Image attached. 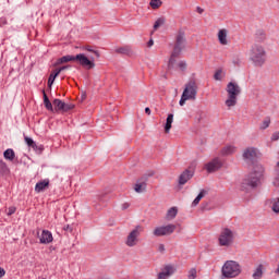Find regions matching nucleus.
Listing matches in <instances>:
<instances>
[{
    "label": "nucleus",
    "instance_id": "1",
    "mask_svg": "<svg viewBox=\"0 0 279 279\" xmlns=\"http://www.w3.org/2000/svg\"><path fill=\"white\" fill-rule=\"evenodd\" d=\"M265 178V168L260 163H256L253 167L251 173H248L241 183V191H250L251 189H258L260 186L263 179Z\"/></svg>",
    "mask_w": 279,
    "mask_h": 279
},
{
    "label": "nucleus",
    "instance_id": "2",
    "mask_svg": "<svg viewBox=\"0 0 279 279\" xmlns=\"http://www.w3.org/2000/svg\"><path fill=\"white\" fill-rule=\"evenodd\" d=\"M66 62H78V64L84 66V69H95V60L88 59V57H86L84 53H78L76 56H63L53 63V66H60V64H66Z\"/></svg>",
    "mask_w": 279,
    "mask_h": 279
},
{
    "label": "nucleus",
    "instance_id": "3",
    "mask_svg": "<svg viewBox=\"0 0 279 279\" xmlns=\"http://www.w3.org/2000/svg\"><path fill=\"white\" fill-rule=\"evenodd\" d=\"M186 47V33L184 31L179 29L175 36V44L173 47V51L170 56L168 62V69H173V64H175V58H179L180 53H182V49Z\"/></svg>",
    "mask_w": 279,
    "mask_h": 279
},
{
    "label": "nucleus",
    "instance_id": "4",
    "mask_svg": "<svg viewBox=\"0 0 279 279\" xmlns=\"http://www.w3.org/2000/svg\"><path fill=\"white\" fill-rule=\"evenodd\" d=\"M241 264L236 260H227L225 262L221 268L222 278L232 279L241 276Z\"/></svg>",
    "mask_w": 279,
    "mask_h": 279
},
{
    "label": "nucleus",
    "instance_id": "5",
    "mask_svg": "<svg viewBox=\"0 0 279 279\" xmlns=\"http://www.w3.org/2000/svg\"><path fill=\"white\" fill-rule=\"evenodd\" d=\"M250 60L253 61L255 66H263L267 60V51L258 44H254L250 50Z\"/></svg>",
    "mask_w": 279,
    "mask_h": 279
},
{
    "label": "nucleus",
    "instance_id": "6",
    "mask_svg": "<svg viewBox=\"0 0 279 279\" xmlns=\"http://www.w3.org/2000/svg\"><path fill=\"white\" fill-rule=\"evenodd\" d=\"M228 99L226 100V106L232 108L236 106V97L241 95V87L236 83L230 82L227 85Z\"/></svg>",
    "mask_w": 279,
    "mask_h": 279
},
{
    "label": "nucleus",
    "instance_id": "7",
    "mask_svg": "<svg viewBox=\"0 0 279 279\" xmlns=\"http://www.w3.org/2000/svg\"><path fill=\"white\" fill-rule=\"evenodd\" d=\"M218 243L220 247H230V245L234 243V232H232V230L229 228L222 229L218 239Z\"/></svg>",
    "mask_w": 279,
    "mask_h": 279
},
{
    "label": "nucleus",
    "instance_id": "8",
    "mask_svg": "<svg viewBox=\"0 0 279 279\" xmlns=\"http://www.w3.org/2000/svg\"><path fill=\"white\" fill-rule=\"evenodd\" d=\"M154 174V171L143 174L134 185L135 193H145L147 191V182H149V178H153Z\"/></svg>",
    "mask_w": 279,
    "mask_h": 279
},
{
    "label": "nucleus",
    "instance_id": "9",
    "mask_svg": "<svg viewBox=\"0 0 279 279\" xmlns=\"http://www.w3.org/2000/svg\"><path fill=\"white\" fill-rule=\"evenodd\" d=\"M141 232H143V226L137 225L126 236L125 245H128V247H134L138 243Z\"/></svg>",
    "mask_w": 279,
    "mask_h": 279
},
{
    "label": "nucleus",
    "instance_id": "10",
    "mask_svg": "<svg viewBox=\"0 0 279 279\" xmlns=\"http://www.w3.org/2000/svg\"><path fill=\"white\" fill-rule=\"evenodd\" d=\"M175 225H167L162 227H157L153 234L155 236H169L170 234H173L175 232Z\"/></svg>",
    "mask_w": 279,
    "mask_h": 279
},
{
    "label": "nucleus",
    "instance_id": "11",
    "mask_svg": "<svg viewBox=\"0 0 279 279\" xmlns=\"http://www.w3.org/2000/svg\"><path fill=\"white\" fill-rule=\"evenodd\" d=\"M195 175V166H190L179 177L180 186H184Z\"/></svg>",
    "mask_w": 279,
    "mask_h": 279
},
{
    "label": "nucleus",
    "instance_id": "12",
    "mask_svg": "<svg viewBox=\"0 0 279 279\" xmlns=\"http://www.w3.org/2000/svg\"><path fill=\"white\" fill-rule=\"evenodd\" d=\"M189 99L195 100L197 97V83L195 81H190L183 90Z\"/></svg>",
    "mask_w": 279,
    "mask_h": 279
},
{
    "label": "nucleus",
    "instance_id": "13",
    "mask_svg": "<svg viewBox=\"0 0 279 279\" xmlns=\"http://www.w3.org/2000/svg\"><path fill=\"white\" fill-rule=\"evenodd\" d=\"M223 167V162L219 157L214 158L211 161L205 165V169L207 173H215V171H219Z\"/></svg>",
    "mask_w": 279,
    "mask_h": 279
},
{
    "label": "nucleus",
    "instance_id": "14",
    "mask_svg": "<svg viewBox=\"0 0 279 279\" xmlns=\"http://www.w3.org/2000/svg\"><path fill=\"white\" fill-rule=\"evenodd\" d=\"M175 274V268L173 265L168 264L166 265L161 272L158 274L157 279H168L171 278V276H173Z\"/></svg>",
    "mask_w": 279,
    "mask_h": 279
},
{
    "label": "nucleus",
    "instance_id": "15",
    "mask_svg": "<svg viewBox=\"0 0 279 279\" xmlns=\"http://www.w3.org/2000/svg\"><path fill=\"white\" fill-rule=\"evenodd\" d=\"M242 158L243 160H247L248 162H254V159L256 158V148L247 147L246 149H244Z\"/></svg>",
    "mask_w": 279,
    "mask_h": 279
},
{
    "label": "nucleus",
    "instance_id": "16",
    "mask_svg": "<svg viewBox=\"0 0 279 279\" xmlns=\"http://www.w3.org/2000/svg\"><path fill=\"white\" fill-rule=\"evenodd\" d=\"M53 241V234L49 230H43L41 235L39 238V242L44 245H47Z\"/></svg>",
    "mask_w": 279,
    "mask_h": 279
},
{
    "label": "nucleus",
    "instance_id": "17",
    "mask_svg": "<svg viewBox=\"0 0 279 279\" xmlns=\"http://www.w3.org/2000/svg\"><path fill=\"white\" fill-rule=\"evenodd\" d=\"M49 186V179L41 180L35 185V193H43V191H47Z\"/></svg>",
    "mask_w": 279,
    "mask_h": 279
},
{
    "label": "nucleus",
    "instance_id": "18",
    "mask_svg": "<svg viewBox=\"0 0 279 279\" xmlns=\"http://www.w3.org/2000/svg\"><path fill=\"white\" fill-rule=\"evenodd\" d=\"M116 53H120L121 56H134V50H132V46H122L116 49Z\"/></svg>",
    "mask_w": 279,
    "mask_h": 279
},
{
    "label": "nucleus",
    "instance_id": "19",
    "mask_svg": "<svg viewBox=\"0 0 279 279\" xmlns=\"http://www.w3.org/2000/svg\"><path fill=\"white\" fill-rule=\"evenodd\" d=\"M218 40L220 45H228V31L227 29H220L218 32Z\"/></svg>",
    "mask_w": 279,
    "mask_h": 279
},
{
    "label": "nucleus",
    "instance_id": "20",
    "mask_svg": "<svg viewBox=\"0 0 279 279\" xmlns=\"http://www.w3.org/2000/svg\"><path fill=\"white\" fill-rule=\"evenodd\" d=\"M43 95H44V106L46 110L53 112V105L51 104V100H49V96H47V93L45 90H43Z\"/></svg>",
    "mask_w": 279,
    "mask_h": 279
},
{
    "label": "nucleus",
    "instance_id": "21",
    "mask_svg": "<svg viewBox=\"0 0 279 279\" xmlns=\"http://www.w3.org/2000/svg\"><path fill=\"white\" fill-rule=\"evenodd\" d=\"M3 157L5 160H9L10 162H12L16 158V154L14 153V149L9 148V149L4 150Z\"/></svg>",
    "mask_w": 279,
    "mask_h": 279
},
{
    "label": "nucleus",
    "instance_id": "22",
    "mask_svg": "<svg viewBox=\"0 0 279 279\" xmlns=\"http://www.w3.org/2000/svg\"><path fill=\"white\" fill-rule=\"evenodd\" d=\"M172 123H173V113H169L167 119H166V124H165L166 134H169V132H171Z\"/></svg>",
    "mask_w": 279,
    "mask_h": 279
},
{
    "label": "nucleus",
    "instance_id": "23",
    "mask_svg": "<svg viewBox=\"0 0 279 279\" xmlns=\"http://www.w3.org/2000/svg\"><path fill=\"white\" fill-rule=\"evenodd\" d=\"M234 151H236V147L229 145V146H225L221 149V156H232V154H234Z\"/></svg>",
    "mask_w": 279,
    "mask_h": 279
},
{
    "label": "nucleus",
    "instance_id": "24",
    "mask_svg": "<svg viewBox=\"0 0 279 279\" xmlns=\"http://www.w3.org/2000/svg\"><path fill=\"white\" fill-rule=\"evenodd\" d=\"M53 106H54V110L58 112V111H61L63 112L64 110V101H62L61 99H58L56 98L53 101H52Z\"/></svg>",
    "mask_w": 279,
    "mask_h": 279
},
{
    "label": "nucleus",
    "instance_id": "25",
    "mask_svg": "<svg viewBox=\"0 0 279 279\" xmlns=\"http://www.w3.org/2000/svg\"><path fill=\"white\" fill-rule=\"evenodd\" d=\"M208 192L206 190H202L198 195L196 196V198L193 201L192 206H197V204H199V202H202V199H204V197L206 196Z\"/></svg>",
    "mask_w": 279,
    "mask_h": 279
},
{
    "label": "nucleus",
    "instance_id": "26",
    "mask_svg": "<svg viewBox=\"0 0 279 279\" xmlns=\"http://www.w3.org/2000/svg\"><path fill=\"white\" fill-rule=\"evenodd\" d=\"M10 173V168H8V163L0 159V175H5Z\"/></svg>",
    "mask_w": 279,
    "mask_h": 279
},
{
    "label": "nucleus",
    "instance_id": "27",
    "mask_svg": "<svg viewBox=\"0 0 279 279\" xmlns=\"http://www.w3.org/2000/svg\"><path fill=\"white\" fill-rule=\"evenodd\" d=\"M263 269H264L263 264H259V265L257 266V268L255 269L254 274H253V278H254V279H260V278H263Z\"/></svg>",
    "mask_w": 279,
    "mask_h": 279
},
{
    "label": "nucleus",
    "instance_id": "28",
    "mask_svg": "<svg viewBox=\"0 0 279 279\" xmlns=\"http://www.w3.org/2000/svg\"><path fill=\"white\" fill-rule=\"evenodd\" d=\"M178 217V207H171L167 213V219H175Z\"/></svg>",
    "mask_w": 279,
    "mask_h": 279
},
{
    "label": "nucleus",
    "instance_id": "29",
    "mask_svg": "<svg viewBox=\"0 0 279 279\" xmlns=\"http://www.w3.org/2000/svg\"><path fill=\"white\" fill-rule=\"evenodd\" d=\"M149 5L153 10H158L162 5V0H150Z\"/></svg>",
    "mask_w": 279,
    "mask_h": 279
},
{
    "label": "nucleus",
    "instance_id": "30",
    "mask_svg": "<svg viewBox=\"0 0 279 279\" xmlns=\"http://www.w3.org/2000/svg\"><path fill=\"white\" fill-rule=\"evenodd\" d=\"M24 141H25V143H26V145H27L28 147H32V149H36V148H37L36 142H34V140H33L32 137L25 136V137H24Z\"/></svg>",
    "mask_w": 279,
    "mask_h": 279
},
{
    "label": "nucleus",
    "instance_id": "31",
    "mask_svg": "<svg viewBox=\"0 0 279 279\" xmlns=\"http://www.w3.org/2000/svg\"><path fill=\"white\" fill-rule=\"evenodd\" d=\"M270 124H271V118L267 117V118H265V120L262 122L259 129H260V130H267V128H269Z\"/></svg>",
    "mask_w": 279,
    "mask_h": 279
},
{
    "label": "nucleus",
    "instance_id": "32",
    "mask_svg": "<svg viewBox=\"0 0 279 279\" xmlns=\"http://www.w3.org/2000/svg\"><path fill=\"white\" fill-rule=\"evenodd\" d=\"M165 22H166L165 17H159V19L155 22V24H154V29L156 31V29H158L161 25H165Z\"/></svg>",
    "mask_w": 279,
    "mask_h": 279
},
{
    "label": "nucleus",
    "instance_id": "33",
    "mask_svg": "<svg viewBox=\"0 0 279 279\" xmlns=\"http://www.w3.org/2000/svg\"><path fill=\"white\" fill-rule=\"evenodd\" d=\"M56 77H58L56 74L50 73L48 77V88H51L53 86V82H56Z\"/></svg>",
    "mask_w": 279,
    "mask_h": 279
},
{
    "label": "nucleus",
    "instance_id": "34",
    "mask_svg": "<svg viewBox=\"0 0 279 279\" xmlns=\"http://www.w3.org/2000/svg\"><path fill=\"white\" fill-rule=\"evenodd\" d=\"M266 36H265V33L264 32H258L256 34V41L257 43H263V40H265Z\"/></svg>",
    "mask_w": 279,
    "mask_h": 279
},
{
    "label": "nucleus",
    "instance_id": "35",
    "mask_svg": "<svg viewBox=\"0 0 279 279\" xmlns=\"http://www.w3.org/2000/svg\"><path fill=\"white\" fill-rule=\"evenodd\" d=\"M187 278H189V279H195V278H197V269L192 268V269L189 271Z\"/></svg>",
    "mask_w": 279,
    "mask_h": 279
},
{
    "label": "nucleus",
    "instance_id": "36",
    "mask_svg": "<svg viewBox=\"0 0 279 279\" xmlns=\"http://www.w3.org/2000/svg\"><path fill=\"white\" fill-rule=\"evenodd\" d=\"M272 211L276 213L277 215L279 214V197L275 199L272 204Z\"/></svg>",
    "mask_w": 279,
    "mask_h": 279
},
{
    "label": "nucleus",
    "instance_id": "37",
    "mask_svg": "<svg viewBox=\"0 0 279 279\" xmlns=\"http://www.w3.org/2000/svg\"><path fill=\"white\" fill-rule=\"evenodd\" d=\"M73 108H75V105L64 102L63 112H69V110H73Z\"/></svg>",
    "mask_w": 279,
    "mask_h": 279
},
{
    "label": "nucleus",
    "instance_id": "38",
    "mask_svg": "<svg viewBox=\"0 0 279 279\" xmlns=\"http://www.w3.org/2000/svg\"><path fill=\"white\" fill-rule=\"evenodd\" d=\"M189 97H186V93L182 94L181 99L179 101L180 106H184V104H186V101H189Z\"/></svg>",
    "mask_w": 279,
    "mask_h": 279
},
{
    "label": "nucleus",
    "instance_id": "39",
    "mask_svg": "<svg viewBox=\"0 0 279 279\" xmlns=\"http://www.w3.org/2000/svg\"><path fill=\"white\" fill-rule=\"evenodd\" d=\"M36 147H37V148H33V149H34V151H36L37 154H43V151H45V146H43V145H37V144H36Z\"/></svg>",
    "mask_w": 279,
    "mask_h": 279
},
{
    "label": "nucleus",
    "instance_id": "40",
    "mask_svg": "<svg viewBox=\"0 0 279 279\" xmlns=\"http://www.w3.org/2000/svg\"><path fill=\"white\" fill-rule=\"evenodd\" d=\"M14 213H16V207L11 206L9 207V211L7 213L8 217H12V215H14Z\"/></svg>",
    "mask_w": 279,
    "mask_h": 279
},
{
    "label": "nucleus",
    "instance_id": "41",
    "mask_svg": "<svg viewBox=\"0 0 279 279\" xmlns=\"http://www.w3.org/2000/svg\"><path fill=\"white\" fill-rule=\"evenodd\" d=\"M179 69L186 71V61H180L178 64Z\"/></svg>",
    "mask_w": 279,
    "mask_h": 279
},
{
    "label": "nucleus",
    "instance_id": "42",
    "mask_svg": "<svg viewBox=\"0 0 279 279\" xmlns=\"http://www.w3.org/2000/svg\"><path fill=\"white\" fill-rule=\"evenodd\" d=\"M214 80L221 81V70L216 71L214 74Z\"/></svg>",
    "mask_w": 279,
    "mask_h": 279
},
{
    "label": "nucleus",
    "instance_id": "43",
    "mask_svg": "<svg viewBox=\"0 0 279 279\" xmlns=\"http://www.w3.org/2000/svg\"><path fill=\"white\" fill-rule=\"evenodd\" d=\"M272 184L274 186H279V174H275L274 179H272Z\"/></svg>",
    "mask_w": 279,
    "mask_h": 279
},
{
    "label": "nucleus",
    "instance_id": "44",
    "mask_svg": "<svg viewBox=\"0 0 279 279\" xmlns=\"http://www.w3.org/2000/svg\"><path fill=\"white\" fill-rule=\"evenodd\" d=\"M271 141H279V132L278 131L272 133Z\"/></svg>",
    "mask_w": 279,
    "mask_h": 279
},
{
    "label": "nucleus",
    "instance_id": "45",
    "mask_svg": "<svg viewBox=\"0 0 279 279\" xmlns=\"http://www.w3.org/2000/svg\"><path fill=\"white\" fill-rule=\"evenodd\" d=\"M63 230H65V232H73V228L69 225L63 227Z\"/></svg>",
    "mask_w": 279,
    "mask_h": 279
},
{
    "label": "nucleus",
    "instance_id": "46",
    "mask_svg": "<svg viewBox=\"0 0 279 279\" xmlns=\"http://www.w3.org/2000/svg\"><path fill=\"white\" fill-rule=\"evenodd\" d=\"M128 208H130V203H123L122 210H128Z\"/></svg>",
    "mask_w": 279,
    "mask_h": 279
},
{
    "label": "nucleus",
    "instance_id": "47",
    "mask_svg": "<svg viewBox=\"0 0 279 279\" xmlns=\"http://www.w3.org/2000/svg\"><path fill=\"white\" fill-rule=\"evenodd\" d=\"M275 175H279V161L277 162L275 167Z\"/></svg>",
    "mask_w": 279,
    "mask_h": 279
},
{
    "label": "nucleus",
    "instance_id": "48",
    "mask_svg": "<svg viewBox=\"0 0 279 279\" xmlns=\"http://www.w3.org/2000/svg\"><path fill=\"white\" fill-rule=\"evenodd\" d=\"M51 73H53L57 77H58V75H60V73H62L61 72V70H60V68L59 69H56L53 72H51Z\"/></svg>",
    "mask_w": 279,
    "mask_h": 279
},
{
    "label": "nucleus",
    "instance_id": "49",
    "mask_svg": "<svg viewBox=\"0 0 279 279\" xmlns=\"http://www.w3.org/2000/svg\"><path fill=\"white\" fill-rule=\"evenodd\" d=\"M196 12H197L198 14H204V9H202V7H197V8H196Z\"/></svg>",
    "mask_w": 279,
    "mask_h": 279
},
{
    "label": "nucleus",
    "instance_id": "50",
    "mask_svg": "<svg viewBox=\"0 0 279 279\" xmlns=\"http://www.w3.org/2000/svg\"><path fill=\"white\" fill-rule=\"evenodd\" d=\"M66 69H71V65H63V66L59 68V70H61V72L66 71Z\"/></svg>",
    "mask_w": 279,
    "mask_h": 279
},
{
    "label": "nucleus",
    "instance_id": "51",
    "mask_svg": "<svg viewBox=\"0 0 279 279\" xmlns=\"http://www.w3.org/2000/svg\"><path fill=\"white\" fill-rule=\"evenodd\" d=\"M158 252H165V244H159Z\"/></svg>",
    "mask_w": 279,
    "mask_h": 279
},
{
    "label": "nucleus",
    "instance_id": "52",
    "mask_svg": "<svg viewBox=\"0 0 279 279\" xmlns=\"http://www.w3.org/2000/svg\"><path fill=\"white\" fill-rule=\"evenodd\" d=\"M5 276V269L0 267V278H3Z\"/></svg>",
    "mask_w": 279,
    "mask_h": 279
},
{
    "label": "nucleus",
    "instance_id": "53",
    "mask_svg": "<svg viewBox=\"0 0 279 279\" xmlns=\"http://www.w3.org/2000/svg\"><path fill=\"white\" fill-rule=\"evenodd\" d=\"M147 47H154V39H149V40H148Z\"/></svg>",
    "mask_w": 279,
    "mask_h": 279
},
{
    "label": "nucleus",
    "instance_id": "54",
    "mask_svg": "<svg viewBox=\"0 0 279 279\" xmlns=\"http://www.w3.org/2000/svg\"><path fill=\"white\" fill-rule=\"evenodd\" d=\"M145 112L149 116V114H151V109H149V107H146Z\"/></svg>",
    "mask_w": 279,
    "mask_h": 279
},
{
    "label": "nucleus",
    "instance_id": "55",
    "mask_svg": "<svg viewBox=\"0 0 279 279\" xmlns=\"http://www.w3.org/2000/svg\"><path fill=\"white\" fill-rule=\"evenodd\" d=\"M93 53H94V56H95L96 58H99V56H100V54H99V51H97V50H94Z\"/></svg>",
    "mask_w": 279,
    "mask_h": 279
},
{
    "label": "nucleus",
    "instance_id": "56",
    "mask_svg": "<svg viewBox=\"0 0 279 279\" xmlns=\"http://www.w3.org/2000/svg\"><path fill=\"white\" fill-rule=\"evenodd\" d=\"M86 99V93L82 94V100Z\"/></svg>",
    "mask_w": 279,
    "mask_h": 279
},
{
    "label": "nucleus",
    "instance_id": "57",
    "mask_svg": "<svg viewBox=\"0 0 279 279\" xmlns=\"http://www.w3.org/2000/svg\"><path fill=\"white\" fill-rule=\"evenodd\" d=\"M275 274H278V276H279V264H278L277 269L275 270Z\"/></svg>",
    "mask_w": 279,
    "mask_h": 279
},
{
    "label": "nucleus",
    "instance_id": "58",
    "mask_svg": "<svg viewBox=\"0 0 279 279\" xmlns=\"http://www.w3.org/2000/svg\"><path fill=\"white\" fill-rule=\"evenodd\" d=\"M87 51H93L90 48H87Z\"/></svg>",
    "mask_w": 279,
    "mask_h": 279
},
{
    "label": "nucleus",
    "instance_id": "59",
    "mask_svg": "<svg viewBox=\"0 0 279 279\" xmlns=\"http://www.w3.org/2000/svg\"><path fill=\"white\" fill-rule=\"evenodd\" d=\"M87 51H93L90 48H87Z\"/></svg>",
    "mask_w": 279,
    "mask_h": 279
}]
</instances>
